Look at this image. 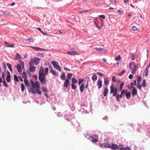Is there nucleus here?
<instances>
[{"label": "nucleus", "mask_w": 150, "mask_h": 150, "mask_svg": "<svg viewBox=\"0 0 150 150\" xmlns=\"http://www.w3.org/2000/svg\"><path fill=\"white\" fill-rule=\"evenodd\" d=\"M40 61V59L38 57H34L32 58L29 63V65H38Z\"/></svg>", "instance_id": "1"}, {"label": "nucleus", "mask_w": 150, "mask_h": 150, "mask_svg": "<svg viewBox=\"0 0 150 150\" xmlns=\"http://www.w3.org/2000/svg\"><path fill=\"white\" fill-rule=\"evenodd\" d=\"M129 69L132 71V73L134 74L136 72L137 67L135 63L133 62H130L129 64Z\"/></svg>", "instance_id": "2"}, {"label": "nucleus", "mask_w": 150, "mask_h": 150, "mask_svg": "<svg viewBox=\"0 0 150 150\" xmlns=\"http://www.w3.org/2000/svg\"><path fill=\"white\" fill-rule=\"evenodd\" d=\"M46 75L45 74L39 75V79L41 83L44 84L46 82V79H45Z\"/></svg>", "instance_id": "3"}, {"label": "nucleus", "mask_w": 150, "mask_h": 150, "mask_svg": "<svg viewBox=\"0 0 150 150\" xmlns=\"http://www.w3.org/2000/svg\"><path fill=\"white\" fill-rule=\"evenodd\" d=\"M51 64H52L53 67L58 70L59 71H61V68L60 66L59 65V63L58 62L55 61H52L51 62Z\"/></svg>", "instance_id": "4"}, {"label": "nucleus", "mask_w": 150, "mask_h": 150, "mask_svg": "<svg viewBox=\"0 0 150 150\" xmlns=\"http://www.w3.org/2000/svg\"><path fill=\"white\" fill-rule=\"evenodd\" d=\"M111 144L112 146L110 145V148H111L112 150L117 149H118L119 147H120V146L122 147L123 146V145L122 144L119 145L118 146L115 144L113 143H112Z\"/></svg>", "instance_id": "5"}, {"label": "nucleus", "mask_w": 150, "mask_h": 150, "mask_svg": "<svg viewBox=\"0 0 150 150\" xmlns=\"http://www.w3.org/2000/svg\"><path fill=\"white\" fill-rule=\"evenodd\" d=\"M98 141V137L97 135H94L91 138V141L93 143H96Z\"/></svg>", "instance_id": "6"}, {"label": "nucleus", "mask_w": 150, "mask_h": 150, "mask_svg": "<svg viewBox=\"0 0 150 150\" xmlns=\"http://www.w3.org/2000/svg\"><path fill=\"white\" fill-rule=\"evenodd\" d=\"M32 86L33 87H36V88H38V89H40V86L39 83L38 82H36L35 83H34L33 82H32Z\"/></svg>", "instance_id": "7"}, {"label": "nucleus", "mask_w": 150, "mask_h": 150, "mask_svg": "<svg viewBox=\"0 0 150 150\" xmlns=\"http://www.w3.org/2000/svg\"><path fill=\"white\" fill-rule=\"evenodd\" d=\"M110 93L111 94L114 93V92L117 91V88L114 87L112 85L110 87Z\"/></svg>", "instance_id": "8"}, {"label": "nucleus", "mask_w": 150, "mask_h": 150, "mask_svg": "<svg viewBox=\"0 0 150 150\" xmlns=\"http://www.w3.org/2000/svg\"><path fill=\"white\" fill-rule=\"evenodd\" d=\"M15 67L16 68L17 71L18 73L22 72V69L21 66L19 64H18L17 66H15Z\"/></svg>", "instance_id": "9"}, {"label": "nucleus", "mask_w": 150, "mask_h": 150, "mask_svg": "<svg viewBox=\"0 0 150 150\" xmlns=\"http://www.w3.org/2000/svg\"><path fill=\"white\" fill-rule=\"evenodd\" d=\"M102 81L99 79L97 81V85L98 88H101L102 86Z\"/></svg>", "instance_id": "10"}, {"label": "nucleus", "mask_w": 150, "mask_h": 150, "mask_svg": "<svg viewBox=\"0 0 150 150\" xmlns=\"http://www.w3.org/2000/svg\"><path fill=\"white\" fill-rule=\"evenodd\" d=\"M44 68L42 67H40V69L39 72V75L45 74L43 73Z\"/></svg>", "instance_id": "11"}, {"label": "nucleus", "mask_w": 150, "mask_h": 150, "mask_svg": "<svg viewBox=\"0 0 150 150\" xmlns=\"http://www.w3.org/2000/svg\"><path fill=\"white\" fill-rule=\"evenodd\" d=\"M69 81L68 79H66L64 82V86L66 88H67L69 85Z\"/></svg>", "instance_id": "12"}, {"label": "nucleus", "mask_w": 150, "mask_h": 150, "mask_svg": "<svg viewBox=\"0 0 150 150\" xmlns=\"http://www.w3.org/2000/svg\"><path fill=\"white\" fill-rule=\"evenodd\" d=\"M67 53L69 55H77L78 52L76 51H69L67 52Z\"/></svg>", "instance_id": "13"}, {"label": "nucleus", "mask_w": 150, "mask_h": 150, "mask_svg": "<svg viewBox=\"0 0 150 150\" xmlns=\"http://www.w3.org/2000/svg\"><path fill=\"white\" fill-rule=\"evenodd\" d=\"M85 88V85L84 83L82 84L80 86V92L82 93L84 91V89Z\"/></svg>", "instance_id": "14"}, {"label": "nucleus", "mask_w": 150, "mask_h": 150, "mask_svg": "<svg viewBox=\"0 0 150 150\" xmlns=\"http://www.w3.org/2000/svg\"><path fill=\"white\" fill-rule=\"evenodd\" d=\"M102 147H104L106 148H110V145L108 143H103L101 144Z\"/></svg>", "instance_id": "15"}, {"label": "nucleus", "mask_w": 150, "mask_h": 150, "mask_svg": "<svg viewBox=\"0 0 150 150\" xmlns=\"http://www.w3.org/2000/svg\"><path fill=\"white\" fill-rule=\"evenodd\" d=\"M8 74L6 77V79L8 82H10L11 81V75L9 72H8Z\"/></svg>", "instance_id": "16"}, {"label": "nucleus", "mask_w": 150, "mask_h": 150, "mask_svg": "<svg viewBox=\"0 0 150 150\" xmlns=\"http://www.w3.org/2000/svg\"><path fill=\"white\" fill-rule=\"evenodd\" d=\"M30 67L29 68L30 71L31 72H33L35 71L36 67L35 66H33V65H29Z\"/></svg>", "instance_id": "17"}, {"label": "nucleus", "mask_w": 150, "mask_h": 150, "mask_svg": "<svg viewBox=\"0 0 150 150\" xmlns=\"http://www.w3.org/2000/svg\"><path fill=\"white\" fill-rule=\"evenodd\" d=\"M137 93V91L136 89L134 87H133V88L132 91V95L134 96L136 95Z\"/></svg>", "instance_id": "18"}, {"label": "nucleus", "mask_w": 150, "mask_h": 150, "mask_svg": "<svg viewBox=\"0 0 150 150\" xmlns=\"http://www.w3.org/2000/svg\"><path fill=\"white\" fill-rule=\"evenodd\" d=\"M108 90L107 88H105L104 89L103 95L104 96H106L108 93Z\"/></svg>", "instance_id": "19"}, {"label": "nucleus", "mask_w": 150, "mask_h": 150, "mask_svg": "<svg viewBox=\"0 0 150 150\" xmlns=\"http://www.w3.org/2000/svg\"><path fill=\"white\" fill-rule=\"evenodd\" d=\"M92 79L93 81H96L97 79V76L96 74H93L92 77Z\"/></svg>", "instance_id": "20"}, {"label": "nucleus", "mask_w": 150, "mask_h": 150, "mask_svg": "<svg viewBox=\"0 0 150 150\" xmlns=\"http://www.w3.org/2000/svg\"><path fill=\"white\" fill-rule=\"evenodd\" d=\"M78 82L77 80L75 78L73 77L72 79V83L75 84L76 83Z\"/></svg>", "instance_id": "21"}, {"label": "nucleus", "mask_w": 150, "mask_h": 150, "mask_svg": "<svg viewBox=\"0 0 150 150\" xmlns=\"http://www.w3.org/2000/svg\"><path fill=\"white\" fill-rule=\"evenodd\" d=\"M6 65L10 71L12 72H13V70L11 67V65L10 64L7 63V64Z\"/></svg>", "instance_id": "22"}, {"label": "nucleus", "mask_w": 150, "mask_h": 150, "mask_svg": "<svg viewBox=\"0 0 150 150\" xmlns=\"http://www.w3.org/2000/svg\"><path fill=\"white\" fill-rule=\"evenodd\" d=\"M21 56L19 53H17L15 56V59L16 60H17L19 59L20 58Z\"/></svg>", "instance_id": "23"}, {"label": "nucleus", "mask_w": 150, "mask_h": 150, "mask_svg": "<svg viewBox=\"0 0 150 150\" xmlns=\"http://www.w3.org/2000/svg\"><path fill=\"white\" fill-rule=\"evenodd\" d=\"M124 85V83L123 82H122L120 84V88H119V91H122V88L123 87Z\"/></svg>", "instance_id": "24"}, {"label": "nucleus", "mask_w": 150, "mask_h": 150, "mask_svg": "<svg viewBox=\"0 0 150 150\" xmlns=\"http://www.w3.org/2000/svg\"><path fill=\"white\" fill-rule=\"evenodd\" d=\"M13 77L14 78V81L15 83L16 82V81H19L18 76V77L16 75H14L13 76Z\"/></svg>", "instance_id": "25"}, {"label": "nucleus", "mask_w": 150, "mask_h": 150, "mask_svg": "<svg viewBox=\"0 0 150 150\" xmlns=\"http://www.w3.org/2000/svg\"><path fill=\"white\" fill-rule=\"evenodd\" d=\"M65 75L64 73H63L61 74V76H60V78L62 80H65Z\"/></svg>", "instance_id": "26"}, {"label": "nucleus", "mask_w": 150, "mask_h": 150, "mask_svg": "<svg viewBox=\"0 0 150 150\" xmlns=\"http://www.w3.org/2000/svg\"><path fill=\"white\" fill-rule=\"evenodd\" d=\"M126 98L128 99L130 98L131 97V95H130V92H129L127 93H126L125 94Z\"/></svg>", "instance_id": "27"}, {"label": "nucleus", "mask_w": 150, "mask_h": 150, "mask_svg": "<svg viewBox=\"0 0 150 150\" xmlns=\"http://www.w3.org/2000/svg\"><path fill=\"white\" fill-rule=\"evenodd\" d=\"M148 67H148V66H147L146 67V68L145 69V70L144 71V72L145 73V76H147L148 75L149 72L148 70Z\"/></svg>", "instance_id": "28"}, {"label": "nucleus", "mask_w": 150, "mask_h": 150, "mask_svg": "<svg viewBox=\"0 0 150 150\" xmlns=\"http://www.w3.org/2000/svg\"><path fill=\"white\" fill-rule=\"evenodd\" d=\"M24 83H25V85L26 86H28L29 83H28V80H27L26 78H25L24 79Z\"/></svg>", "instance_id": "29"}, {"label": "nucleus", "mask_w": 150, "mask_h": 150, "mask_svg": "<svg viewBox=\"0 0 150 150\" xmlns=\"http://www.w3.org/2000/svg\"><path fill=\"white\" fill-rule=\"evenodd\" d=\"M137 83H139V82L141 80V76H137Z\"/></svg>", "instance_id": "30"}, {"label": "nucleus", "mask_w": 150, "mask_h": 150, "mask_svg": "<svg viewBox=\"0 0 150 150\" xmlns=\"http://www.w3.org/2000/svg\"><path fill=\"white\" fill-rule=\"evenodd\" d=\"M126 72V71L123 69L122 71L120 73L118 74V75L119 76H122L123 74Z\"/></svg>", "instance_id": "31"}, {"label": "nucleus", "mask_w": 150, "mask_h": 150, "mask_svg": "<svg viewBox=\"0 0 150 150\" xmlns=\"http://www.w3.org/2000/svg\"><path fill=\"white\" fill-rule=\"evenodd\" d=\"M83 79H79V81L78 83V85H80L83 82Z\"/></svg>", "instance_id": "32"}, {"label": "nucleus", "mask_w": 150, "mask_h": 150, "mask_svg": "<svg viewBox=\"0 0 150 150\" xmlns=\"http://www.w3.org/2000/svg\"><path fill=\"white\" fill-rule=\"evenodd\" d=\"M51 72L52 73V74L54 76H58V73H56V72H55L54 70H52V69H51Z\"/></svg>", "instance_id": "33"}, {"label": "nucleus", "mask_w": 150, "mask_h": 150, "mask_svg": "<svg viewBox=\"0 0 150 150\" xmlns=\"http://www.w3.org/2000/svg\"><path fill=\"white\" fill-rule=\"evenodd\" d=\"M25 41H27L29 42H33L34 41L33 39L32 38H29L26 39H25Z\"/></svg>", "instance_id": "34"}, {"label": "nucleus", "mask_w": 150, "mask_h": 150, "mask_svg": "<svg viewBox=\"0 0 150 150\" xmlns=\"http://www.w3.org/2000/svg\"><path fill=\"white\" fill-rule=\"evenodd\" d=\"M95 49L96 50L98 51H102L103 50V49L102 48H101V47L98 48V47H96L95 48Z\"/></svg>", "instance_id": "35"}, {"label": "nucleus", "mask_w": 150, "mask_h": 150, "mask_svg": "<svg viewBox=\"0 0 150 150\" xmlns=\"http://www.w3.org/2000/svg\"><path fill=\"white\" fill-rule=\"evenodd\" d=\"M104 84L105 85H107L109 83L108 79L107 78H105L104 79Z\"/></svg>", "instance_id": "36"}, {"label": "nucleus", "mask_w": 150, "mask_h": 150, "mask_svg": "<svg viewBox=\"0 0 150 150\" xmlns=\"http://www.w3.org/2000/svg\"><path fill=\"white\" fill-rule=\"evenodd\" d=\"M121 59V57L120 55H118L117 56L115 57V60L116 61H119Z\"/></svg>", "instance_id": "37"}, {"label": "nucleus", "mask_w": 150, "mask_h": 150, "mask_svg": "<svg viewBox=\"0 0 150 150\" xmlns=\"http://www.w3.org/2000/svg\"><path fill=\"white\" fill-rule=\"evenodd\" d=\"M71 88L75 90L76 88V86L74 85V84L71 83Z\"/></svg>", "instance_id": "38"}, {"label": "nucleus", "mask_w": 150, "mask_h": 150, "mask_svg": "<svg viewBox=\"0 0 150 150\" xmlns=\"http://www.w3.org/2000/svg\"><path fill=\"white\" fill-rule=\"evenodd\" d=\"M146 86V81L145 79L144 80L142 83V86L144 87Z\"/></svg>", "instance_id": "39"}, {"label": "nucleus", "mask_w": 150, "mask_h": 150, "mask_svg": "<svg viewBox=\"0 0 150 150\" xmlns=\"http://www.w3.org/2000/svg\"><path fill=\"white\" fill-rule=\"evenodd\" d=\"M94 25H95L97 27L98 29L99 30H100L101 29V27L99 26H98L97 24L96 23L95 21H94Z\"/></svg>", "instance_id": "40"}, {"label": "nucleus", "mask_w": 150, "mask_h": 150, "mask_svg": "<svg viewBox=\"0 0 150 150\" xmlns=\"http://www.w3.org/2000/svg\"><path fill=\"white\" fill-rule=\"evenodd\" d=\"M28 91L29 92L31 93L32 94H35L37 93L36 91H34V90L32 91L30 90V89H28Z\"/></svg>", "instance_id": "41"}, {"label": "nucleus", "mask_w": 150, "mask_h": 150, "mask_svg": "<svg viewBox=\"0 0 150 150\" xmlns=\"http://www.w3.org/2000/svg\"><path fill=\"white\" fill-rule=\"evenodd\" d=\"M48 70H49V69L48 68L46 67V68H45V73H44V74H45V75L47 74H48Z\"/></svg>", "instance_id": "42"}, {"label": "nucleus", "mask_w": 150, "mask_h": 150, "mask_svg": "<svg viewBox=\"0 0 150 150\" xmlns=\"http://www.w3.org/2000/svg\"><path fill=\"white\" fill-rule=\"evenodd\" d=\"M42 91L45 92H46L48 91L47 88L44 87H42Z\"/></svg>", "instance_id": "43"}, {"label": "nucleus", "mask_w": 150, "mask_h": 150, "mask_svg": "<svg viewBox=\"0 0 150 150\" xmlns=\"http://www.w3.org/2000/svg\"><path fill=\"white\" fill-rule=\"evenodd\" d=\"M75 124L74 125V126L76 127H77V126L79 127L80 125V124L77 122H76L75 123Z\"/></svg>", "instance_id": "44"}, {"label": "nucleus", "mask_w": 150, "mask_h": 150, "mask_svg": "<svg viewBox=\"0 0 150 150\" xmlns=\"http://www.w3.org/2000/svg\"><path fill=\"white\" fill-rule=\"evenodd\" d=\"M21 90L23 92L25 89V87L24 86V85L23 84H21Z\"/></svg>", "instance_id": "45"}, {"label": "nucleus", "mask_w": 150, "mask_h": 150, "mask_svg": "<svg viewBox=\"0 0 150 150\" xmlns=\"http://www.w3.org/2000/svg\"><path fill=\"white\" fill-rule=\"evenodd\" d=\"M40 89H38V88H36V92L38 94H41V91H40L39 90Z\"/></svg>", "instance_id": "46"}, {"label": "nucleus", "mask_w": 150, "mask_h": 150, "mask_svg": "<svg viewBox=\"0 0 150 150\" xmlns=\"http://www.w3.org/2000/svg\"><path fill=\"white\" fill-rule=\"evenodd\" d=\"M133 83H131L130 84V86L129 85L128 86V87L129 88H132L133 87Z\"/></svg>", "instance_id": "47"}, {"label": "nucleus", "mask_w": 150, "mask_h": 150, "mask_svg": "<svg viewBox=\"0 0 150 150\" xmlns=\"http://www.w3.org/2000/svg\"><path fill=\"white\" fill-rule=\"evenodd\" d=\"M132 30L133 31H136L137 30V27H136L135 26H133L132 27Z\"/></svg>", "instance_id": "48"}, {"label": "nucleus", "mask_w": 150, "mask_h": 150, "mask_svg": "<svg viewBox=\"0 0 150 150\" xmlns=\"http://www.w3.org/2000/svg\"><path fill=\"white\" fill-rule=\"evenodd\" d=\"M3 83V84H4V85L6 87H8V85L6 83L5 81V79H4V80H3V82H2Z\"/></svg>", "instance_id": "49"}, {"label": "nucleus", "mask_w": 150, "mask_h": 150, "mask_svg": "<svg viewBox=\"0 0 150 150\" xmlns=\"http://www.w3.org/2000/svg\"><path fill=\"white\" fill-rule=\"evenodd\" d=\"M72 75V74L71 73H69L67 75V77L68 79H70L71 78Z\"/></svg>", "instance_id": "50"}, {"label": "nucleus", "mask_w": 150, "mask_h": 150, "mask_svg": "<svg viewBox=\"0 0 150 150\" xmlns=\"http://www.w3.org/2000/svg\"><path fill=\"white\" fill-rule=\"evenodd\" d=\"M30 47L36 51H38L39 47H34L31 46Z\"/></svg>", "instance_id": "51"}, {"label": "nucleus", "mask_w": 150, "mask_h": 150, "mask_svg": "<svg viewBox=\"0 0 150 150\" xmlns=\"http://www.w3.org/2000/svg\"><path fill=\"white\" fill-rule=\"evenodd\" d=\"M137 87L139 88V89L140 90H141L142 89V86H141V85L139 83H137Z\"/></svg>", "instance_id": "52"}, {"label": "nucleus", "mask_w": 150, "mask_h": 150, "mask_svg": "<svg viewBox=\"0 0 150 150\" xmlns=\"http://www.w3.org/2000/svg\"><path fill=\"white\" fill-rule=\"evenodd\" d=\"M26 76H27V75H26V74L24 72H23V73H22V76L24 77V78H26Z\"/></svg>", "instance_id": "53"}, {"label": "nucleus", "mask_w": 150, "mask_h": 150, "mask_svg": "<svg viewBox=\"0 0 150 150\" xmlns=\"http://www.w3.org/2000/svg\"><path fill=\"white\" fill-rule=\"evenodd\" d=\"M137 57L136 56H135L134 55V54H132V57H131V59H132L133 60H134Z\"/></svg>", "instance_id": "54"}, {"label": "nucleus", "mask_w": 150, "mask_h": 150, "mask_svg": "<svg viewBox=\"0 0 150 150\" xmlns=\"http://www.w3.org/2000/svg\"><path fill=\"white\" fill-rule=\"evenodd\" d=\"M119 94H118L117 95V96H116V99H117V100L118 101H119L120 100V98L119 97Z\"/></svg>", "instance_id": "55"}, {"label": "nucleus", "mask_w": 150, "mask_h": 150, "mask_svg": "<svg viewBox=\"0 0 150 150\" xmlns=\"http://www.w3.org/2000/svg\"><path fill=\"white\" fill-rule=\"evenodd\" d=\"M96 74H97L98 75L100 76L101 77H102L103 75V74L101 73L100 72H97Z\"/></svg>", "instance_id": "56"}, {"label": "nucleus", "mask_w": 150, "mask_h": 150, "mask_svg": "<svg viewBox=\"0 0 150 150\" xmlns=\"http://www.w3.org/2000/svg\"><path fill=\"white\" fill-rule=\"evenodd\" d=\"M117 11L122 15L123 14V11L122 10L119 9V10H118Z\"/></svg>", "instance_id": "57"}, {"label": "nucleus", "mask_w": 150, "mask_h": 150, "mask_svg": "<svg viewBox=\"0 0 150 150\" xmlns=\"http://www.w3.org/2000/svg\"><path fill=\"white\" fill-rule=\"evenodd\" d=\"M2 77L3 79V80H4V79H5V75L4 72H2Z\"/></svg>", "instance_id": "58"}, {"label": "nucleus", "mask_w": 150, "mask_h": 150, "mask_svg": "<svg viewBox=\"0 0 150 150\" xmlns=\"http://www.w3.org/2000/svg\"><path fill=\"white\" fill-rule=\"evenodd\" d=\"M123 150H130L129 147L128 146L127 147L125 148L123 147Z\"/></svg>", "instance_id": "59"}, {"label": "nucleus", "mask_w": 150, "mask_h": 150, "mask_svg": "<svg viewBox=\"0 0 150 150\" xmlns=\"http://www.w3.org/2000/svg\"><path fill=\"white\" fill-rule=\"evenodd\" d=\"M99 16L100 18H102L103 19H104L105 18V16L104 15H100Z\"/></svg>", "instance_id": "60"}, {"label": "nucleus", "mask_w": 150, "mask_h": 150, "mask_svg": "<svg viewBox=\"0 0 150 150\" xmlns=\"http://www.w3.org/2000/svg\"><path fill=\"white\" fill-rule=\"evenodd\" d=\"M10 13L9 12H5L3 13V14L5 15H9Z\"/></svg>", "instance_id": "61"}, {"label": "nucleus", "mask_w": 150, "mask_h": 150, "mask_svg": "<svg viewBox=\"0 0 150 150\" xmlns=\"http://www.w3.org/2000/svg\"><path fill=\"white\" fill-rule=\"evenodd\" d=\"M20 63L22 67H24V63L22 61H20Z\"/></svg>", "instance_id": "62"}, {"label": "nucleus", "mask_w": 150, "mask_h": 150, "mask_svg": "<svg viewBox=\"0 0 150 150\" xmlns=\"http://www.w3.org/2000/svg\"><path fill=\"white\" fill-rule=\"evenodd\" d=\"M35 88L32 86L31 87L29 88L28 89H30V90L31 91H34L35 90Z\"/></svg>", "instance_id": "63"}, {"label": "nucleus", "mask_w": 150, "mask_h": 150, "mask_svg": "<svg viewBox=\"0 0 150 150\" xmlns=\"http://www.w3.org/2000/svg\"><path fill=\"white\" fill-rule=\"evenodd\" d=\"M7 47H11L13 48L14 47V44H13L12 45L10 44V45H9L7 46Z\"/></svg>", "instance_id": "64"}]
</instances>
